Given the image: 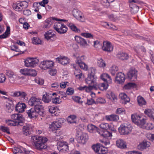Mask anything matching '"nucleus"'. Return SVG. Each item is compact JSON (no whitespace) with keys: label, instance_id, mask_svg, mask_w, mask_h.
I'll return each instance as SVG.
<instances>
[{"label":"nucleus","instance_id":"obj_1","mask_svg":"<svg viewBox=\"0 0 154 154\" xmlns=\"http://www.w3.org/2000/svg\"><path fill=\"white\" fill-rule=\"evenodd\" d=\"M31 141L38 149L42 150L47 148L45 143L47 141V139L46 137L33 136L31 138Z\"/></svg>","mask_w":154,"mask_h":154},{"label":"nucleus","instance_id":"obj_2","mask_svg":"<svg viewBox=\"0 0 154 154\" xmlns=\"http://www.w3.org/2000/svg\"><path fill=\"white\" fill-rule=\"evenodd\" d=\"M65 121L63 119H59L57 121H54L49 125V128L50 131L56 132L61 127L62 124Z\"/></svg>","mask_w":154,"mask_h":154},{"label":"nucleus","instance_id":"obj_3","mask_svg":"<svg viewBox=\"0 0 154 154\" xmlns=\"http://www.w3.org/2000/svg\"><path fill=\"white\" fill-rule=\"evenodd\" d=\"M54 29L59 33L62 34L65 33L68 30L65 25L61 22L57 21L54 25Z\"/></svg>","mask_w":154,"mask_h":154},{"label":"nucleus","instance_id":"obj_4","mask_svg":"<svg viewBox=\"0 0 154 154\" xmlns=\"http://www.w3.org/2000/svg\"><path fill=\"white\" fill-rule=\"evenodd\" d=\"M132 128H133L130 124L124 123L120 125L119 130L121 134L128 135L131 132Z\"/></svg>","mask_w":154,"mask_h":154},{"label":"nucleus","instance_id":"obj_5","mask_svg":"<svg viewBox=\"0 0 154 154\" xmlns=\"http://www.w3.org/2000/svg\"><path fill=\"white\" fill-rule=\"evenodd\" d=\"M97 77H93L91 76H88V77L85 79L86 83L88 85V86L86 90L88 91H90L91 90H94L93 87L95 86L96 84Z\"/></svg>","mask_w":154,"mask_h":154},{"label":"nucleus","instance_id":"obj_6","mask_svg":"<svg viewBox=\"0 0 154 154\" xmlns=\"http://www.w3.org/2000/svg\"><path fill=\"white\" fill-rule=\"evenodd\" d=\"M39 62V60L36 58L29 57L25 60V65L27 67H34L37 65Z\"/></svg>","mask_w":154,"mask_h":154},{"label":"nucleus","instance_id":"obj_7","mask_svg":"<svg viewBox=\"0 0 154 154\" xmlns=\"http://www.w3.org/2000/svg\"><path fill=\"white\" fill-rule=\"evenodd\" d=\"M54 66V62L51 60H45L41 62L40 67L42 69H50Z\"/></svg>","mask_w":154,"mask_h":154},{"label":"nucleus","instance_id":"obj_8","mask_svg":"<svg viewBox=\"0 0 154 154\" xmlns=\"http://www.w3.org/2000/svg\"><path fill=\"white\" fill-rule=\"evenodd\" d=\"M55 20L59 21H65V20L63 19L58 20L57 18L53 17H51L46 19L44 23V27L46 28H48L50 27L53 23H54Z\"/></svg>","mask_w":154,"mask_h":154},{"label":"nucleus","instance_id":"obj_9","mask_svg":"<svg viewBox=\"0 0 154 154\" xmlns=\"http://www.w3.org/2000/svg\"><path fill=\"white\" fill-rule=\"evenodd\" d=\"M92 148L98 154H107L106 150L100 144L93 145Z\"/></svg>","mask_w":154,"mask_h":154},{"label":"nucleus","instance_id":"obj_10","mask_svg":"<svg viewBox=\"0 0 154 154\" xmlns=\"http://www.w3.org/2000/svg\"><path fill=\"white\" fill-rule=\"evenodd\" d=\"M28 3L25 1L14 3L13 4V8L14 9H25L28 6Z\"/></svg>","mask_w":154,"mask_h":154},{"label":"nucleus","instance_id":"obj_11","mask_svg":"<svg viewBox=\"0 0 154 154\" xmlns=\"http://www.w3.org/2000/svg\"><path fill=\"white\" fill-rule=\"evenodd\" d=\"M131 118L133 122L140 126L141 124H143V122L145 119L143 118L141 119L140 116L136 114L132 115Z\"/></svg>","mask_w":154,"mask_h":154},{"label":"nucleus","instance_id":"obj_12","mask_svg":"<svg viewBox=\"0 0 154 154\" xmlns=\"http://www.w3.org/2000/svg\"><path fill=\"white\" fill-rule=\"evenodd\" d=\"M13 151L14 154H22L23 152L26 154H32L33 153L32 151H28L22 147L20 148L15 147L13 149Z\"/></svg>","mask_w":154,"mask_h":154},{"label":"nucleus","instance_id":"obj_13","mask_svg":"<svg viewBox=\"0 0 154 154\" xmlns=\"http://www.w3.org/2000/svg\"><path fill=\"white\" fill-rule=\"evenodd\" d=\"M57 149L61 152H64L68 150V146L66 142L59 141L57 143Z\"/></svg>","mask_w":154,"mask_h":154},{"label":"nucleus","instance_id":"obj_14","mask_svg":"<svg viewBox=\"0 0 154 154\" xmlns=\"http://www.w3.org/2000/svg\"><path fill=\"white\" fill-rule=\"evenodd\" d=\"M29 105L35 106V107L38 106L41 104V100L35 97H31L28 101Z\"/></svg>","mask_w":154,"mask_h":154},{"label":"nucleus","instance_id":"obj_15","mask_svg":"<svg viewBox=\"0 0 154 154\" xmlns=\"http://www.w3.org/2000/svg\"><path fill=\"white\" fill-rule=\"evenodd\" d=\"M11 119L15 122H18L19 125H22L23 121V118L22 115L19 114H14L11 115Z\"/></svg>","mask_w":154,"mask_h":154},{"label":"nucleus","instance_id":"obj_16","mask_svg":"<svg viewBox=\"0 0 154 154\" xmlns=\"http://www.w3.org/2000/svg\"><path fill=\"white\" fill-rule=\"evenodd\" d=\"M137 71L134 69H131L128 74V78L132 81H135L137 78Z\"/></svg>","mask_w":154,"mask_h":154},{"label":"nucleus","instance_id":"obj_17","mask_svg":"<svg viewBox=\"0 0 154 154\" xmlns=\"http://www.w3.org/2000/svg\"><path fill=\"white\" fill-rule=\"evenodd\" d=\"M103 50L105 51L110 52L112 51L113 46L111 43L108 41H104L103 42Z\"/></svg>","mask_w":154,"mask_h":154},{"label":"nucleus","instance_id":"obj_18","mask_svg":"<svg viewBox=\"0 0 154 154\" xmlns=\"http://www.w3.org/2000/svg\"><path fill=\"white\" fill-rule=\"evenodd\" d=\"M88 139V135L85 133H83L79 136L77 139L78 143L84 144L87 142Z\"/></svg>","mask_w":154,"mask_h":154},{"label":"nucleus","instance_id":"obj_19","mask_svg":"<svg viewBox=\"0 0 154 154\" xmlns=\"http://www.w3.org/2000/svg\"><path fill=\"white\" fill-rule=\"evenodd\" d=\"M73 13L74 16L77 20L82 22L84 21V15L80 10H73Z\"/></svg>","mask_w":154,"mask_h":154},{"label":"nucleus","instance_id":"obj_20","mask_svg":"<svg viewBox=\"0 0 154 154\" xmlns=\"http://www.w3.org/2000/svg\"><path fill=\"white\" fill-rule=\"evenodd\" d=\"M56 60L58 61L59 63L63 65L69 64L70 61L69 59L65 56H60L57 57L56 58Z\"/></svg>","mask_w":154,"mask_h":154},{"label":"nucleus","instance_id":"obj_21","mask_svg":"<svg viewBox=\"0 0 154 154\" xmlns=\"http://www.w3.org/2000/svg\"><path fill=\"white\" fill-rule=\"evenodd\" d=\"M125 79L124 74L120 72L117 74L116 77L115 81L118 83L122 84L124 82Z\"/></svg>","mask_w":154,"mask_h":154},{"label":"nucleus","instance_id":"obj_22","mask_svg":"<svg viewBox=\"0 0 154 154\" xmlns=\"http://www.w3.org/2000/svg\"><path fill=\"white\" fill-rule=\"evenodd\" d=\"M45 38L48 40H50L53 41L54 40V37L55 36L54 31L51 30H49L45 32L44 34Z\"/></svg>","mask_w":154,"mask_h":154},{"label":"nucleus","instance_id":"obj_23","mask_svg":"<svg viewBox=\"0 0 154 154\" xmlns=\"http://www.w3.org/2000/svg\"><path fill=\"white\" fill-rule=\"evenodd\" d=\"M108 84L105 83H102L100 84H98L97 83L95 86L93 87L94 90H100L101 91L106 90L108 88ZM91 88H92V87Z\"/></svg>","mask_w":154,"mask_h":154},{"label":"nucleus","instance_id":"obj_24","mask_svg":"<svg viewBox=\"0 0 154 154\" xmlns=\"http://www.w3.org/2000/svg\"><path fill=\"white\" fill-rule=\"evenodd\" d=\"M76 41L82 46L85 47L87 45V41L84 38L79 36H75V37Z\"/></svg>","mask_w":154,"mask_h":154},{"label":"nucleus","instance_id":"obj_25","mask_svg":"<svg viewBox=\"0 0 154 154\" xmlns=\"http://www.w3.org/2000/svg\"><path fill=\"white\" fill-rule=\"evenodd\" d=\"M26 108L25 104L24 103H18L16 106L15 110L19 112H22Z\"/></svg>","mask_w":154,"mask_h":154},{"label":"nucleus","instance_id":"obj_26","mask_svg":"<svg viewBox=\"0 0 154 154\" xmlns=\"http://www.w3.org/2000/svg\"><path fill=\"white\" fill-rule=\"evenodd\" d=\"M27 113L28 117L30 118H36L37 116V113L35 111V107L31 108L27 111Z\"/></svg>","mask_w":154,"mask_h":154},{"label":"nucleus","instance_id":"obj_27","mask_svg":"<svg viewBox=\"0 0 154 154\" xmlns=\"http://www.w3.org/2000/svg\"><path fill=\"white\" fill-rule=\"evenodd\" d=\"M143 124H141L140 126L143 128L146 129H152L154 127L153 125L150 123H146V119H144L143 120Z\"/></svg>","mask_w":154,"mask_h":154},{"label":"nucleus","instance_id":"obj_28","mask_svg":"<svg viewBox=\"0 0 154 154\" xmlns=\"http://www.w3.org/2000/svg\"><path fill=\"white\" fill-rule=\"evenodd\" d=\"M52 98V95L51 93H46L43 95L42 100L45 103H48L51 101Z\"/></svg>","mask_w":154,"mask_h":154},{"label":"nucleus","instance_id":"obj_29","mask_svg":"<svg viewBox=\"0 0 154 154\" xmlns=\"http://www.w3.org/2000/svg\"><path fill=\"white\" fill-rule=\"evenodd\" d=\"M35 111L37 113V115L39 114L41 116H43L45 115V111L42 105L38 106L35 107Z\"/></svg>","mask_w":154,"mask_h":154},{"label":"nucleus","instance_id":"obj_30","mask_svg":"<svg viewBox=\"0 0 154 154\" xmlns=\"http://www.w3.org/2000/svg\"><path fill=\"white\" fill-rule=\"evenodd\" d=\"M117 146L121 149H123L126 147V145L125 142L122 140L119 139L116 141Z\"/></svg>","mask_w":154,"mask_h":154},{"label":"nucleus","instance_id":"obj_31","mask_svg":"<svg viewBox=\"0 0 154 154\" xmlns=\"http://www.w3.org/2000/svg\"><path fill=\"white\" fill-rule=\"evenodd\" d=\"M144 112L151 119L154 120V109H145Z\"/></svg>","mask_w":154,"mask_h":154},{"label":"nucleus","instance_id":"obj_32","mask_svg":"<svg viewBox=\"0 0 154 154\" xmlns=\"http://www.w3.org/2000/svg\"><path fill=\"white\" fill-rule=\"evenodd\" d=\"M119 97L123 101L124 104H126V103L130 101V99L127 96V95L125 93H122L119 94Z\"/></svg>","mask_w":154,"mask_h":154},{"label":"nucleus","instance_id":"obj_33","mask_svg":"<svg viewBox=\"0 0 154 154\" xmlns=\"http://www.w3.org/2000/svg\"><path fill=\"white\" fill-rule=\"evenodd\" d=\"M101 79L104 82L106 81L108 83H110L112 82V79L110 76L107 74L104 73L100 75Z\"/></svg>","mask_w":154,"mask_h":154},{"label":"nucleus","instance_id":"obj_34","mask_svg":"<svg viewBox=\"0 0 154 154\" xmlns=\"http://www.w3.org/2000/svg\"><path fill=\"white\" fill-rule=\"evenodd\" d=\"M31 129L32 126L29 124H26L23 126V134L25 135H28L29 134V131Z\"/></svg>","mask_w":154,"mask_h":154},{"label":"nucleus","instance_id":"obj_35","mask_svg":"<svg viewBox=\"0 0 154 154\" xmlns=\"http://www.w3.org/2000/svg\"><path fill=\"white\" fill-rule=\"evenodd\" d=\"M74 74L76 79H80L84 77V75L79 69H75L74 71Z\"/></svg>","mask_w":154,"mask_h":154},{"label":"nucleus","instance_id":"obj_36","mask_svg":"<svg viewBox=\"0 0 154 154\" xmlns=\"http://www.w3.org/2000/svg\"><path fill=\"white\" fill-rule=\"evenodd\" d=\"M87 130L90 133H95L98 131L97 127L92 124H89L87 126Z\"/></svg>","mask_w":154,"mask_h":154},{"label":"nucleus","instance_id":"obj_37","mask_svg":"<svg viewBox=\"0 0 154 154\" xmlns=\"http://www.w3.org/2000/svg\"><path fill=\"white\" fill-rule=\"evenodd\" d=\"M106 97L107 98L112 100L113 101L116 102L117 100V96L111 91L109 92L106 94Z\"/></svg>","mask_w":154,"mask_h":154},{"label":"nucleus","instance_id":"obj_38","mask_svg":"<svg viewBox=\"0 0 154 154\" xmlns=\"http://www.w3.org/2000/svg\"><path fill=\"white\" fill-rule=\"evenodd\" d=\"M27 95V94L25 92L22 91H15L13 94V96L14 97H18L20 96L21 97L24 98H25Z\"/></svg>","mask_w":154,"mask_h":154},{"label":"nucleus","instance_id":"obj_39","mask_svg":"<svg viewBox=\"0 0 154 154\" xmlns=\"http://www.w3.org/2000/svg\"><path fill=\"white\" fill-rule=\"evenodd\" d=\"M117 56L119 58L122 60H127L128 58V54L124 52H119L117 55Z\"/></svg>","mask_w":154,"mask_h":154},{"label":"nucleus","instance_id":"obj_40","mask_svg":"<svg viewBox=\"0 0 154 154\" xmlns=\"http://www.w3.org/2000/svg\"><path fill=\"white\" fill-rule=\"evenodd\" d=\"M150 145V143L149 142L146 141H143L139 145L138 147L141 149H144L149 146Z\"/></svg>","mask_w":154,"mask_h":154},{"label":"nucleus","instance_id":"obj_41","mask_svg":"<svg viewBox=\"0 0 154 154\" xmlns=\"http://www.w3.org/2000/svg\"><path fill=\"white\" fill-rule=\"evenodd\" d=\"M106 119L109 121H116L119 119V117L116 115H111L106 116Z\"/></svg>","mask_w":154,"mask_h":154},{"label":"nucleus","instance_id":"obj_42","mask_svg":"<svg viewBox=\"0 0 154 154\" xmlns=\"http://www.w3.org/2000/svg\"><path fill=\"white\" fill-rule=\"evenodd\" d=\"M14 106L11 103H6L5 110L6 111L10 113L12 112L14 108Z\"/></svg>","mask_w":154,"mask_h":154},{"label":"nucleus","instance_id":"obj_43","mask_svg":"<svg viewBox=\"0 0 154 154\" xmlns=\"http://www.w3.org/2000/svg\"><path fill=\"white\" fill-rule=\"evenodd\" d=\"M69 27L73 31L76 32H80V30L73 23H70L68 24Z\"/></svg>","mask_w":154,"mask_h":154},{"label":"nucleus","instance_id":"obj_44","mask_svg":"<svg viewBox=\"0 0 154 154\" xmlns=\"http://www.w3.org/2000/svg\"><path fill=\"white\" fill-rule=\"evenodd\" d=\"M137 101L138 104L140 106H142L146 104V102L143 98L140 96H139L137 97Z\"/></svg>","mask_w":154,"mask_h":154},{"label":"nucleus","instance_id":"obj_45","mask_svg":"<svg viewBox=\"0 0 154 154\" xmlns=\"http://www.w3.org/2000/svg\"><path fill=\"white\" fill-rule=\"evenodd\" d=\"M76 116L74 115H71L68 117L67 119V122L70 123H76V122L75 119H76Z\"/></svg>","mask_w":154,"mask_h":154},{"label":"nucleus","instance_id":"obj_46","mask_svg":"<svg viewBox=\"0 0 154 154\" xmlns=\"http://www.w3.org/2000/svg\"><path fill=\"white\" fill-rule=\"evenodd\" d=\"M6 74L9 79H13L16 76V74L13 72L11 70H7Z\"/></svg>","mask_w":154,"mask_h":154},{"label":"nucleus","instance_id":"obj_47","mask_svg":"<svg viewBox=\"0 0 154 154\" xmlns=\"http://www.w3.org/2000/svg\"><path fill=\"white\" fill-rule=\"evenodd\" d=\"M59 108L56 106H52L49 107V111L51 114L59 111Z\"/></svg>","mask_w":154,"mask_h":154},{"label":"nucleus","instance_id":"obj_48","mask_svg":"<svg viewBox=\"0 0 154 154\" xmlns=\"http://www.w3.org/2000/svg\"><path fill=\"white\" fill-rule=\"evenodd\" d=\"M86 57L85 56H82L80 57H77L75 61L76 63H84L83 61L86 59Z\"/></svg>","mask_w":154,"mask_h":154},{"label":"nucleus","instance_id":"obj_49","mask_svg":"<svg viewBox=\"0 0 154 154\" xmlns=\"http://www.w3.org/2000/svg\"><path fill=\"white\" fill-rule=\"evenodd\" d=\"M118 67L115 65L112 66L110 69V71L111 74L114 75L118 71Z\"/></svg>","mask_w":154,"mask_h":154},{"label":"nucleus","instance_id":"obj_50","mask_svg":"<svg viewBox=\"0 0 154 154\" xmlns=\"http://www.w3.org/2000/svg\"><path fill=\"white\" fill-rule=\"evenodd\" d=\"M97 64L100 67H104L106 65L105 62L102 58L98 60Z\"/></svg>","mask_w":154,"mask_h":154},{"label":"nucleus","instance_id":"obj_51","mask_svg":"<svg viewBox=\"0 0 154 154\" xmlns=\"http://www.w3.org/2000/svg\"><path fill=\"white\" fill-rule=\"evenodd\" d=\"M78 64L79 66L82 69L85 71H87L88 70V67L87 65L85 63H77Z\"/></svg>","mask_w":154,"mask_h":154},{"label":"nucleus","instance_id":"obj_52","mask_svg":"<svg viewBox=\"0 0 154 154\" xmlns=\"http://www.w3.org/2000/svg\"><path fill=\"white\" fill-rule=\"evenodd\" d=\"M32 42L35 45L41 44V41L40 39L37 37H34L32 39Z\"/></svg>","mask_w":154,"mask_h":154},{"label":"nucleus","instance_id":"obj_53","mask_svg":"<svg viewBox=\"0 0 154 154\" xmlns=\"http://www.w3.org/2000/svg\"><path fill=\"white\" fill-rule=\"evenodd\" d=\"M6 123L8 125L10 126H15L19 125L18 122H15V121L11 120L7 121Z\"/></svg>","mask_w":154,"mask_h":154},{"label":"nucleus","instance_id":"obj_54","mask_svg":"<svg viewBox=\"0 0 154 154\" xmlns=\"http://www.w3.org/2000/svg\"><path fill=\"white\" fill-rule=\"evenodd\" d=\"M60 96H59L58 97H56L52 98V102L54 103L55 104H60L62 101L61 99L60 98Z\"/></svg>","mask_w":154,"mask_h":154},{"label":"nucleus","instance_id":"obj_55","mask_svg":"<svg viewBox=\"0 0 154 154\" xmlns=\"http://www.w3.org/2000/svg\"><path fill=\"white\" fill-rule=\"evenodd\" d=\"M95 70L93 68H90L88 71V76H92L93 77H97L95 75Z\"/></svg>","mask_w":154,"mask_h":154},{"label":"nucleus","instance_id":"obj_56","mask_svg":"<svg viewBox=\"0 0 154 154\" xmlns=\"http://www.w3.org/2000/svg\"><path fill=\"white\" fill-rule=\"evenodd\" d=\"M94 46L97 48H102V43L100 41H96L94 42Z\"/></svg>","mask_w":154,"mask_h":154},{"label":"nucleus","instance_id":"obj_57","mask_svg":"<svg viewBox=\"0 0 154 154\" xmlns=\"http://www.w3.org/2000/svg\"><path fill=\"white\" fill-rule=\"evenodd\" d=\"M100 126L101 128L106 130L108 129L109 125L107 123H103L100 124Z\"/></svg>","mask_w":154,"mask_h":154},{"label":"nucleus","instance_id":"obj_58","mask_svg":"<svg viewBox=\"0 0 154 154\" xmlns=\"http://www.w3.org/2000/svg\"><path fill=\"white\" fill-rule=\"evenodd\" d=\"M72 98L74 101L78 103L82 104L83 103V101L80 100L81 98L79 97L74 96L72 97Z\"/></svg>","mask_w":154,"mask_h":154},{"label":"nucleus","instance_id":"obj_59","mask_svg":"<svg viewBox=\"0 0 154 154\" xmlns=\"http://www.w3.org/2000/svg\"><path fill=\"white\" fill-rule=\"evenodd\" d=\"M96 104L100 103L103 104L106 102L105 100L101 97H98L96 99Z\"/></svg>","mask_w":154,"mask_h":154},{"label":"nucleus","instance_id":"obj_60","mask_svg":"<svg viewBox=\"0 0 154 154\" xmlns=\"http://www.w3.org/2000/svg\"><path fill=\"white\" fill-rule=\"evenodd\" d=\"M0 130L8 134H10L9 129L8 127L3 126H1L0 127Z\"/></svg>","mask_w":154,"mask_h":154},{"label":"nucleus","instance_id":"obj_61","mask_svg":"<svg viewBox=\"0 0 154 154\" xmlns=\"http://www.w3.org/2000/svg\"><path fill=\"white\" fill-rule=\"evenodd\" d=\"M101 135L104 137H109L112 136V134L107 130H106L104 131Z\"/></svg>","mask_w":154,"mask_h":154},{"label":"nucleus","instance_id":"obj_62","mask_svg":"<svg viewBox=\"0 0 154 154\" xmlns=\"http://www.w3.org/2000/svg\"><path fill=\"white\" fill-rule=\"evenodd\" d=\"M29 69H21L20 72L24 75H29Z\"/></svg>","mask_w":154,"mask_h":154},{"label":"nucleus","instance_id":"obj_63","mask_svg":"<svg viewBox=\"0 0 154 154\" xmlns=\"http://www.w3.org/2000/svg\"><path fill=\"white\" fill-rule=\"evenodd\" d=\"M135 84L133 83H129L125 85L124 87V88L125 89H128L131 88L134 86Z\"/></svg>","mask_w":154,"mask_h":154},{"label":"nucleus","instance_id":"obj_64","mask_svg":"<svg viewBox=\"0 0 154 154\" xmlns=\"http://www.w3.org/2000/svg\"><path fill=\"white\" fill-rule=\"evenodd\" d=\"M101 3L106 8L108 7L109 5V3L108 0H101Z\"/></svg>","mask_w":154,"mask_h":154}]
</instances>
